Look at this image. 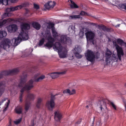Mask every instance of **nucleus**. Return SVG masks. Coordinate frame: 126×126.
<instances>
[{
    "label": "nucleus",
    "instance_id": "obj_1",
    "mask_svg": "<svg viewBox=\"0 0 126 126\" xmlns=\"http://www.w3.org/2000/svg\"><path fill=\"white\" fill-rule=\"evenodd\" d=\"M21 32L19 34L18 37L16 38L13 40L15 42V46H16L19 44L21 42L22 40H27L29 38L28 32H25L24 30H28L30 28V25L29 24L24 23L21 25Z\"/></svg>",
    "mask_w": 126,
    "mask_h": 126
},
{
    "label": "nucleus",
    "instance_id": "obj_2",
    "mask_svg": "<svg viewBox=\"0 0 126 126\" xmlns=\"http://www.w3.org/2000/svg\"><path fill=\"white\" fill-rule=\"evenodd\" d=\"M48 42L44 46L48 48H51L53 46V48L55 51L57 50L58 53L61 52L63 49V47L61 44L59 42H56L54 44L55 39L50 35L47 38Z\"/></svg>",
    "mask_w": 126,
    "mask_h": 126
},
{
    "label": "nucleus",
    "instance_id": "obj_3",
    "mask_svg": "<svg viewBox=\"0 0 126 126\" xmlns=\"http://www.w3.org/2000/svg\"><path fill=\"white\" fill-rule=\"evenodd\" d=\"M112 54L111 51L107 48L105 53L106 62L107 64L110 63L111 61L113 62H116L118 60V58L115 54H113L112 56Z\"/></svg>",
    "mask_w": 126,
    "mask_h": 126
},
{
    "label": "nucleus",
    "instance_id": "obj_4",
    "mask_svg": "<svg viewBox=\"0 0 126 126\" xmlns=\"http://www.w3.org/2000/svg\"><path fill=\"white\" fill-rule=\"evenodd\" d=\"M55 95H54L51 94V98L49 101H47L46 104V106L48 110L50 111H52L53 108L54 107L55 104L54 100L55 99Z\"/></svg>",
    "mask_w": 126,
    "mask_h": 126
},
{
    "label": "nucleus",
    "instance_id": "obj_5",
    "mask_svg": "<svg viewBox=\"0 0 126 126\" xmlns=\"http://www.w3.org/2000/svg\"><path fill=\"white\" fill-rule=\"evenodd\" d=\"M87 60L88 61L92 63L95 61V55L94 53L91 50L88 49L85 54Z\"/></svg>",
    "mask_w": 126,
    "mask_h": 126
},
{
    "label": "nucleus",
    "instance_id": "obj_6",
    "mask_svg": "<svg viewBox=\"0 0 126 126\" xmlns=\"http://www.w3.org/2000/svg\"><path fill=\"white\" fill-rule=\"evenodd\" d=\"M19 71V70L15 68L9 71H4L0 73V79L4 76L16 74Z\"/></svg>",
    "mask_w": 126,
    "mask_h": 126
},
{
    "label": "nucleus",
    "instance_id": "obj_7",
    "mask_svg": "<svg viewBox=\"0 0 126 126\" xmlns=\"http://www.w3.org/2000/svg\"><path fill=\"white\" fill-rule=\"evenodd\" d=\"M11 44V41L8 38H6L2 40L0 45V52L1 49L3 47L5 50L9 48Z\"/></svg>",
    "mask_w": 126,
    "mask_h": 126
},
{
    "label": "nucleus",
    "instance_id": "obj_8",
    "mask_svg": "<svg viewBox=\"0 0 126 126\" xmlns=\"http://www.w3.org/2000/svg\"><path fill=\"white\" fill-rule=\"evenodd\" d=\"M35 96V95L33 94H27L25 106V110L27 111L28 110L31 104L30 101L31 100H33Z\"/></svg>",
    "mask_w": 126,
    "mask_h": 126
},
{
    "label": "nucleus",
    "instance_id": "obj_9",
    "mask_svg": "<svg viewBox=\"0 0 126 126\" xmlns=\"http://www.w3.org/2000/svg\"><path fill=\"white\" fill-rule=\"evenodd\" d=\"M33 81L32 79L30 80L21 89L20 91L21 93L20 94H22L23 95V93L25 90H29L33 88L34 86L33 85Z\"/></svg>",
    "mask_w": 126,
    "mask_h": 126
},
{
    "label": "nucleus",
    "instance_id": "obj_10",
    "mask_svg": "<svg viewBox=\"0 0 126 126\" xmlns=\"http://www.w3.org/2000/svg\"><path fill=\"white\" fill-rule=\"evenodd\" d=\"M115 46L117 50L118 58L119 60H121V56H123L124 54L123 50L122 48L117 44L115 42Z\"/></svg>",
    "mask_w": 126,
    "mask_h": 126
},
{
    "label": "nucleus",
    "instance_id": "obj_11",
    "mask_svg": "<svg viewBox=\"0 0 126 126\" xmlns=\"http://www.w3.org/2000/svg\"><path fill=\"white\" fill-rule=\"evenodd\" d=\"M98 102L97 103V106L99 107L101 110L102 111L103 107L105 106L107 100L102 97H100L98 99Z\"/></svg>",
    "mask_w": 126,
    "mask_h": 126
},
{
    "label": "nucleus",
    "instance_id": "obj_12",
    "mask_svg": "<svg viewBox=\"0 0 126 126\" xmlns=\"http://www.w3.org/2000/svg\"><path fill=\"white\" fill-rule=\"evenodd\" d=\"M27 74L26 73H23L21 77L20 81L18 86L19 87H22L27 81L26 78Z\"/></svg>",
    "mask_w": 126,
    "mask_h": 126
},
{
    "label": "nucleus",
    "instance_id": "obj_13",
    "mask_svg": "<svg viewBox=\"0 0 126 126\" xmlns=\"http://www.w3.org/2000/svg\"><path fill=\"white\" fill-rule=\"evenodd\" d=\"M60 40L62 43L64 44H71V40L70 38L65 35H61Z\"/></svg>",
    "mask_w": 126,
    "mask_h": 126
},
{
    "label": "nucleus",
    "instance_id": "obj_14",
    "mask_svg": "<svg viewBox=\"0 0 126 126\" xmlns=\"http://www.w3.org/2000/svg\"><path fill=\"white\" fill-rule=\"evenodd\" d=\"M86 38L87 41L93 40L95 36V34L92 31H89L85 33Z\"/></svg>",
    "mask_w": 126,
    "mask_h": 126
},
{
    "label": "nucleus",
    "instance_id": "obj_15",
    "mask_svg": "<svg viewBox=\"0 0 126 126\" xmlns=\"http://www.w3.org/2000/svg\"><path fill=\"white\" fill-rule=\"evenodd\" d=\"M99 30H102L104 31H107L108 32H111L113 31V30L112 28H107L105 26L103 25H97V27Z\"/></svg>",
    "mask_w": 126,
    "mask_h": 126
},
{
    "label": "nucleus",
    "instance_id": "obj_16",
    "mask_svg": "<svg viewBox=\"0 0 126 126\" xmlns=\"http://www.w3.org/2000/svg\"><path fill=\"white\" fill-rule=\"evenodd\" d=\"M54 114L55 120L57 122H60L62 118L61 113L58 111H57L54 112Z\"/></svg>",
    "mask_w": 126,
    "mask_h": 126
},
{
    "label": "nucleus",
    "instance_id": "obj_17",
    "mask_svg": "<svg viewBox=\"0 0 126 126\" xmlns=\"http://www.w3.org/2000/svg\"><path fill=\"white\" fill-rule=\"evenodd\" d=\"M17 29V26L14 24L9 25L7 27V30L10 32H16Z\"/></svg>",
    "mask_w": 126,
    "mask_h": 126
},
{
    "label": "nucleus",
    "instance_id": "obj_18",
    "mask_svg": "<svg viewBox=\"0 0 126 126\" xmlns=\"http://www.w3.org/2000/svg\"><path fill=\"white\" fill-rule=\"evenodd\" d=\"M65 73L66 72L65 71L60 72H53L49 74V75L50 76L52 79H54L58 77L59 75L61 74H65Z\"/></svg>",
    "mask_w": 126,
    "mask_h": 126
},
{
    "label": "nucleus",
    "instance_id": "obj_19",
    "mask_svg": "<svg viewBox=\"0 0 126 126\" xmlns=\"http://www.w3.org/2000/svg\"><path fill=\"white\" fill-rule=\"evenodd\" d=\"M55 5V3L54 1H50L45 4L44 6L47 9L53 8Z\"/></svg>",
    "mask_w": 126,
    "mask_h": 126
},
{
    "label": "nucleus",
    "instance_id": "obj_20",
    "mask_svg": "<svg viewBox=\"0 0 126 126\" xmlns=\"http://www.w3.org/2000/svg\"><path fill=\"white\" fill-rule=\"evenodd\" d=\"M15 21L14 19L9 18L7 19L3 20L2 22H0V27H1L2 26L6 23H9L12 21Z\"/></svg>",
    "mask_w": 126,
    "mask_h": 126
},
{
    "label": "nucleus",
    "instance_id": "obj_21",
    "mask_svg": "<svg viewBox=\"0 0 126 126\" xmlns=\"http://www.w3.org/2000/svg\"><path fill=\"white\" fill-rule=\"evenodd\" d=\"M2 86H4V87H2L0 88V97L4 93L5 90V82L1 81L0 82V87Z\"/></svg>",
    "mask_w": 126,
    "mask_h": 126
},
{
    "label": "nucleus",
    "instance_id": "obj_22",
    "mask_svg": "<svg viewBox=\"0 0 126 126\" xmlns=\"http://www.w3.org/2000/svg\"><path fill=\"white\" fill-rule=\"evenodd\" d=\"M63 93L64 94H68L70 95H72L76 93V91L74 89H72L71 91L69 89H66L63 91Z\"/></svg>",
    "mask_w": 126,
    "mask_h": 126
},
{
    "label": "nucleus",
    "instance_id": "obj_23",
    "mask_svg": "<svg viewBox=\"0 0 126 126\" xmlns=\"http://www.w3.org/2000/svg\"><path fill=\"white\" fill-rule=\"evenodd\" d=\"M42 101V99L41 98L39 97L37 98L36 104V107L37 108L39 109L43 105Z\"/></svg>",
    "mask_w": 126,
    "mask_h": 126
},
{
    "label": "nucleus",
    "instance_id": "obj_24",
    "mask_svg": "<svg viewBox=\"0 0 126 126\" xmlns=\"http://www.w3.org/2000/svg\"><path fill=\"white\" fill-rule=\"evenodd\" d=\"M22 7L23 6L21 5H18L14 7H12L7 8L6 9V11L9 10L10 11H14L17 10L18 9H20L22 8Z\"/></svg>",
    "mask_w": 126,
    "mask_h": 126
},
{
    "label": "nucleus",
    "instance_id": "obj_25",
    "mask_svg": "<svg viewBox=\"0 0 126 126\" xmlns=\"http://www.w3.org/2000/svg\"><path fill=\"white\" fill-rule=\"evenodd\" d=\"M32 25L33 27L37 30H39L40 28L41 25L37 22H33Z\"/></svg>",
    "mask_w": 126,
    "mask_h": 126
},
{
    "label": "nucleus",
    "instance_id": "obj_26",
    "mask_svg": "<svg viewBox=\"0 0 126 126\" xmlns=\"http://www.w3.org/2000/svg\"><path fill=\"white\" fill-rule=\"evenodd\" d=\"M58 53L61 58H64L66 57L67 51L65 48V50L64 52H59Z\"/></svg>",
    "mask_w": 126,
    "mask_h": 126
},
{
    "label": "nucleus",
    "instance_id": "obj_27",
    "mask_svg": "<svg viewBox=\"0 0 126 126\" xmlns=\"http://www.w3.org/2000/svg\"><path fill=\"white\" fill-rule=\"evenodd\" d=\"M52 36L54 38H56L58 36V33L56 31L55 29H51Z\"/></svg>",
    "mask_w": 126,
    "mask_h": 126
},
{
    "label": "nucleus",
    "instance_id": "obj_28",
    "mask_svg": "<svg viewBox=\"0 0 126 126\" xmlns=\"http://www.w3.org/2000/svg\"><path fill=\"white\" fill-rule=\"evenodd\" d=\"M6 32L4 31L0 32V40H1L2 38L5 37L7 35Z\"/></svg>",
    "mask_w": 126,
    "mask_h": 126
},
{
    "label": "nucleus",
    "instance_id": "obj_29",
    "mask_svg": "<svg viewBox=\"0 0 126 126\" xmlns=\"http://www.w3.org/2000/svg\"><path fill=\"white\" fill-rule=\"evenodd\" d=\"M16 112L18 114H20L22 112V108L20 106H18L15 109Z\"/></svg>",
    "mask_w": 126,
    "mask_h": 126
},
{
    "label": "nucleus",
    "instance_id": "obj_30",
    "mask_svg": "<svg viewBox=\"0 0 126 126\" xmlns=\"http://www.w3.org/2000/svg\"><path fill=\"white\" fill-rule=\"evenodd\" d=\"M70 2L71 3V4H70V7L72 8H77L79 7L73 1L70 0Z\"/></svg>",
    "mask_w": 126,
    "mask_h": 126
},
{
    "label": "nucleus",
    "instance_id": "obj_31",
    "mask_svg": "<svg viewBox=\"0 0 126 126\" xmlns=\"http://www.w3.org/2000/svg\"><path fill=\"white\" fill-rule=\"evenodd\" d=\"M81 17L80 16V15H72L70 16L69 17V19H75L77 18H80ZM81 18H82V17Z\"/></svg>",
    "mask_w": 126,
    "mask_h": 126
},
{
    "label": "nucleus",
    "instance_id": "obj_32",
    "mask_svg": "<svg viewBox=\"0 0 126 126\" xmlns=\"http://www.w3.org/2000/svg\"><path fill=\"white\" fill-rule=\"evenodd\" d=\"M45 78V76L44 75H43L40 76L38 78L35 79L34 80L33 79L32 80H33V82L34 81L36 82H38L44 79Z\"/></svg>",
    "mask_w": 126,
    "mask_h": 126
},
{
    "label": "nucleus",
    "instance_id": "obj_33",
    "mask_svg": "<svg viewBox=\"0 0 126 126\" xmlns=\"http://www.w3.org/2000/svg\"><path fill=\"white\" fill-rule=\"evenodd\" d=\"M9 1L10 0H0V4L7 5L8 4V1Z\"/></svg>",
    "mask_w": 126,
    "mask_h": 126
},
{
    "label": "nucleus",
    "instance_id": "obj_34",
    "mask_svg": "<svg viewBox=\"0 0 126 126\" xmlns=\"http://www.w3.org/2000/svg\"><path fill=\"white\" fill-rule=\"evenodd\" d=\"M118 6L120 8L124 9L126 10V3L120 4L118 5Z\"/></svg>",
    "mask_w": 126,
    "mask_h": 126
},
{
    "label": "nucleus",
    "instance_id": "obj_35",
    "mask_svg": "<svg viewBox=\"0 0 126 126\" xmlns=\"http://www.w3.org/2000/svg\"><path fill=\"white\" fill-rule=\"evenodd\" d=\"M117 42V43L119 44L121 46H122L123 44L124 43V42L123 40L120 39H118L116 40Z\"/></svg>",
    "mask_w": 126,
    "mask_h": 126
},
{
    "label": "nucleus",
    "instance_id": "obj_36",
    "mask_svg": "<svg viewBox=\"0 0 126 126\" xmlns=\"http://www.w3.org/2000/svg\"><path fill=\"white\" fill-rule=\"evenodd\" d=\"M45 40L43 38H42L39 41V42L38 44L39 46H42L44 43Z\"/></svg>",
    "mask_w": 126,
    "mask_h": 126
},
{
    "label": "nucleus",
    "instance_id": "obj_37",
    "mask_svg": "<svg viewBox=\"0 0 126 126\" xmlns=\"http://www.w3.org/2000/svg\"><path fill=\"white\" fill-rule=\"evenodd\" d=\"M75 54L76 57L78 59L81 58L82 57V56L81 55L79 54L78 52H76Z\"/></svg>",
    "mask_w": 126,
    "mask_h": 126
},
{
    "label": "nucleus",
    "instance_id": "obj_38",
    "mask_svg": "<svg viewBox=\"0 0 126 126\" xmlns=\"http://www.w3.org/2000/svg\"><path fill=\"white\" fill-rule=\"evenodd\" d=\"M22 118H20L18 119L16 121H14V122L15 124L16 125H17L19 123H20L21 122L22 120Z\"/></svg>",
    "mask_w": 126,
    "mask_h": 126
},
{
    "label": "nucleus",
    "instance_id": "obj_39",
    "mask_svg": "<svg viewBox=\"0 0 126 126\" xmlns=\"http://www.w3.org/2000/svg\"><path fill=\"white\" fill-rule=\"evenodd\" d=\"M74 27L72 25H71L69 26L68 28V30L69 31H72V32L74 31Z\"/></svg>",
    "mask_w": 126,
    "mask_h": 126
},
{
    "label": "nucleus",
    "instance_id": "obj_40",
    "mask_svg": "<svg viewBox=\"0 0 126 126\" xmlns=\"http://www.w3.org/2000/svg\"><path fill=\"white\" fill-rule=\"evenodd\" d=\"M54 24H53L52 23H50V24H49V27H48L49 28H51V29H55V28L54 27Z\"/></svg>",
    "mask_w": 126,
    "mask_h": 126
},
{
    "label": "nucleus",
    "instance_id": "obj_41",
    "mask_svg": "<svg viewBox=\"0 0 126 126\" xmlns=\"http://www.w3.org/2000/svg\"><path fill=\"white\" fill-rule=\"evenodd\" d=\"M84 35V32L83 31H80L79 33L80 37L81 38H82Z\"/></svg>",
    "mask_w": 126,
    "mask_h": 126
},
{
    "label": "nucleus",
    "instance_id": "obj_42",
    "mask_svg": "<svg viewBox=\"0 0 126 126\" xmlns=\"http://www.w3.org/2000/svg\"><path fill=\"white\" fill-rule=\"evenodd\" d=\"M110 105H111L112 107L114 109L116 110V108L115 105L114 104L113 102H110Z\"/></svg>",
    "mask_w": 126,
    "mask_h": 126
},
{
    "label": "nucleus",
    "instance_id": "obj_43",
    "mask_svg": "<svg viewBox=\"0 0 126 126\" xmlns=\"http://www.w3.org/2000/svg\"><path fill=\"white\" fill-rule=\"evenodd\" d=\"M79 15H80H80L81 16H84L87 15V14L84 11H82L81 12V13Z\"/></svg>",
    "mask_w": 126,
    "mask_h": 126
},
{
    "label": "nucleus",
    "instance_id": "obj_44",
    "mask_svg": "<svg viewBox=\"0 0 126 126\" xmlns=\"http://www.w3.org/2000/svg\"><path fill=\"white\" fill-rule=\"evenodd\" d=\"M22 97L23 95H22V94H20V96L19 97V102H22Z\"/></svg>",
    "mask_w": 126,
    "mask_h": 126
},
{
    "label": "nucleus",
    "instance_id": "obj_45",
    "mask_svg": "<svg viewBox=\"0 0 126 126\" xmlns=\"http://www.w3.org/2000/svg\"><path fill=\"white\" fill-rule=\"evenodd\" d=\"M34 8L37 10L39 8V6L37 4H34Z\"/></svg>",
    "mask_w": 126,
    "mask_h": 126
},
{
    "label": "nucleus",
    "instance_id": "obj_46",
    "mask_svg": "<svg viewBox=\"0 0 126 126\" xmlns=\"http://www.w3.org/2000/svg\"><path fill=\"white\" fill-rule=\"evenodd\" d=\"M18 0H10V1L12 3H14L17 2Z\"/></svg>",
    "mask_w": 126,
    "mask_h": 126
},
{
    "label": "nucleus",
    "instance_id": "obj_47",
    "mask_svg": "<svg viewBox=\"0 0 126 126\" xmlns=\"http://www.w3.org/2000/svg\"><path fill=\"white\" fill-rule=\"evenodd\" d=\"M6 100V98H4L0 102V105H1L3 103L4 101H5Z\"/></svg>",
    "mask_w": 126,
    "mask_h": 126
},
{
    "label": "nucleus",
    "instance_id": "obj_48",
    "mask_svg": "<svg viewBox=\"0 0 126 126\" xmlns=\"http://www.w3.org/2000/svg\"><path fill=\"white\" fill-rule=\"evenodd\" d=\"M9 13H5L3 14V16L6 17L8 16Z\"/></svg>",
    "mask_w": 126,
    "mask_h": 126
},
{
    "label": "nucleus",
    "instance_id": "obj_49",
    "mask_svg": "<svg viewBox=\"0 0 126 126\" xmlns=\"http://www.w3.org/2000/svg\"><path fill=\"white\" fill-rule=\"evenodd\" d=\"M11 120L10 119L9 121V124L8 126H13L12 124L11 123Z\"/></svg>",
    "mask_w": 126,
    "mask_h": 126
},
{
    "label": "nucleus",
    "instance_id": "obj_50",
    "mask_svg": "<svg viewBox=\"0 0 126 126\" xmlns=\"http://www.w3.org/2000/svg\"><path fill=\"white\" fill-rule=\"evenodd\" d=\"M91 24L94 26H95L96 27H97V24L95 23H91Z\"/></svg>",
    "mask_w": 126,
    "mask_h": 126
},
{
    "label": "nucleus",
    "instance_id": "obj_51",
    "mask_svg": "<svg viewBox=\"0 0 126 126\" xmlns=\"http://www.w3.org/2000/svg\"><path fill=\"white\" fill-rule=\"evenodd\" d=\"M122 46H124L126 47V43L124 42L123 44V45H122Z\"/></svg>",
    "mask_w": 126,
    "mask_h": 126
},
{
    "label": "nucleus",
    "instance_id": "obj_52",
    "mask_svg": "<svg viewBox=\"0 0 126 126\" xmlns=\"http://www.w3.org/2000/svg\"><path fill=\"white\" fill-rule=\"evenodd\" d=\"M120 24H117V25H116L115 26V27H119L120 26Z\"/></svg>",
    "mask_w": 126,
    "mask_h": 126
},
{
    "label": "nucleus",
    "instance_id": "obj_53",
    "mask_svg": "<svg viewBox=\"0 0 126 126\" xmlns=\"http://www.w3.org/2000/svg\"><path fill=\"white\" fill-rule=\"evenodd\" d=\"M80 121H77L76 123V124H79L80 123Z\"/></svg>",
    "mask_w": 126,
    "mask_h": 126
},
{
    "label": "nucleus",
    "instance_id": "obj_54",
    "mask_svg": "<svg viewBox=\"0 0 126 126\" xmlns=\"http://www.w3.org/2000/svg\"><path fill=\"white\" fill-rule=\"evenodd\" d=\"M90 41H91V42H92V43L93 44V45L94 44V40H93H93H91Z\"/></svg>",
    "mask_w": 126,
    "mask_h": 126
},
{
    "label": "nucleus",
    "instance_id": "obj_55",
    "mask_svg": "<svg viewBox=\"0 0 126 126\" xmlns=\"http://www.w3.org/2000/svg\"><path fill=\"white\" fill-rule=\"evenodd\" d=\"M99 58V57L98 56H96L95 55V58H96V59H98Z\"/></svg>",
    "mask_w": 126,
    "mask_h": 126
},
{
    "label": "nucleus",
    "instance_id": "obj_56",
    "mask_svg": "<svg viewBox=\"0 0 126 126\" xmlns=\"http://www.w3.org/2000/svg\"><path fill=\"white\" fill-rule=\"evenodd\" d=\"M125 110H126V103H125Z\"/></svg>",
    "mask_w": 126,
    "mask_h": 126
},
{
    "label": "nucleus",
    "instance_id": "obj_57",
    "mask_svg": "<svg viewBox=\"0 0 126 126\" xmlns=\"http://www.w3.org/2000/svg\"><path fill=\"white\" fill-rule=\"evenodd\" d=\"M9 103H8V102L7 103V107H8L9 105Z\"/></svg>",
    "mask_w": 126,
    "mask_h": 126
},
{
    "label": "nucleus",
    "instance_id": "obj_58",
    "mask_svg": "<svg viewBox=\"0 0 126 126\" xmlns=\"http://www.w3.org/2000/svg\"><path fill=\"white\" fill-rule=\"evenodd\" d=\"M94 119H95V117H94V119H93V124L94 123Z\"/></svg>",
    "mask_w": 126,
    "mask_h": 126
},
{
    "label": "nucleus",
    "instance_id": "obj_59",
    "mask_svg": "<svg viewBox=\"0 0 126 126\" xmlns=\"http://www.w3.org/2000/svg\"><path fill=\"white\" fill-rule=\"evenodd\" d=\"M89 107V106L88 105H87L86 106V108H88Z\"/></svg>",
    "mask_w": 126,
    "mask_h": 126
},
{
    "label": "nucleus",
    "instance_id": "obj_60",
    "mask_svg": "<svg viewBox=\"0 0 126 126\" xmlns=\"http://www.w3.org/2000/svg\"><path fill=\"white\" fill-rule=\"evenodd\" d=\"M8 102V103H9L10 102V100H8V102Z\"/></svg>",
    "mask_w": 126,
    "mask_h": 126
},
{
    "label": "nucleus",
    "instance_id": "obj_61",
    "mask_svg": "<svg viewBox=\"0 0 126 126\" xmlns=\"http://www.w3.org/2000/svg\"><path fill=\"white\" fill-rule=\"evenodd\" d=\"M37 75H36L35 76V78H36V77H37Z\"/></svg>",
    "mask_w": 126,
    "mask_h": 126
},
{
    "label": "nucleus",
    "instance_id": "obj_62",
    "mask_svg": "<svg viewBox=\"0 0 126 126\" xmlns=\"http://www.w3.org/2000/svg\"><path fill=\"white\" fill-rule=\"evenodd\" d=\"M34 123H33V125L32 126H34Z\"/></svg>",
    "mask_w": 126,
    "mask_h": 126
},
{
    "label": "nucleus",
    "instance_id": "obj_63",
    "mask_svg": "<svg viewBox=\"0 0 126 126\" xmlns=\"http://www.w3.org/2000/svg\"><path fill=\"white\" fill-rule=\"evenodd\" d=\"M125 86L126 87V83H125Z\"/></svg>",
    "mask_w": 126,
    "mask_h": 126
},
{
    "label": "nucleus",
    "instance_id": "obj_64",
    "mask_svg": "<svg viewBox=\"0 0 126 126\" xmlns=\"http://www.w3.org/2000/svg\"><path fill=\"white\" fill-rule=\"evenodd\" d=\"M47 34H48L49 33H48V32L47 33Z\"/></svg>",
    "mask_w": 126,
    "mask_h": 126
}]
</instances>
